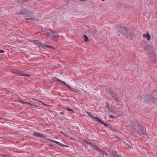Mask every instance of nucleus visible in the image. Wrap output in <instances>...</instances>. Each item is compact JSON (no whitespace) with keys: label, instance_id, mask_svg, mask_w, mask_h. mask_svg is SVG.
I'll use <instances>...</instances> for the list:
<instances>
[{"label":"nucleus","instance_id":"24","mask_svg":"<svg viewBox=\"0 0 157 157\" xmlns=\"http://www.w3.org/2000/svg\"><path fill=\"white\" fill-rule=\"evenodd\" d=\"M110 116L112 118H113L115 117L114 116H112L111 115H110Z\"/></svg>","mask_w":157,"mask_h":157},{"label":"nucleus","instance_id":"16","mask_svg":"<svg viewBox=\"0 0 157 157\" xmlns=\"http://www.w3.org/2000/svg\"><path fill=\"white\" fill-rule=\"evenodd\" d=\"M100 152H101L104 155H105V156H106L107 155V154L106 153V152L104 151H103L102 150H101V151Z\"/></svg>","mask_w":157,"mask_h":157},{"label":"nucleus","instance_id":"8","mask_svg":"<svg viewBox=\"0 0 157 157\" xmlns=\"http://www.w3.org/2000/svg\"><path fill=\"white\" fill-rule=\"evenodd\" d=\"M91 117L92 118L95 120L96 121L100 123V122H102L101 120L98 117L94 116H91Z\"/></svg>","mask_w":157,"mask_h":157},{"label":"nucleus","instance_id":"22","mask_svg":"<svg viewBox=\"0 0 157 157\" xmlns=\"http://www.w3.org/2000/svg\"><path fill=\"white\" fill-rule=\"evenodd\" d=\"M59 82H62V83H63L65 85H66V83L65 82H63V81H61V80H59Z\"/></svg>","mask_w":157,"mask_h":157},{"label":"nucleus","instance_id":"7","mask_svg":"<svg viewBox=\"0 0 157 157\" xmlns=\"http://www.w3.org/2000/svg\"><path fill=\"white\" fill-rule=\"evenodd\" d=\"M143 37L146 38L148 40H149L151 39V36L148 33H147L143 35Z\"/></svg>","mask_w":157,"mask_h":157},{"label":"nucleus","instance_id":"9","mask_svg":"<svg viewBox=\"0 0 157 157\" xmlns=\"http://www.w3.org/2000/svg\"><path fill=\"white\" fill-rule=\"evenodd\" d=\"M34 43L35 44L37 45L42 48V45L43 44L40 42L38 40H35L34 41Z\"/></svg>","mask_w":157,"mask_h":157},{"label":"nucleus","instance_id":"15","mask_svg":"<svg viewBox=\"0 0 157 157\" xmlns=\"http://www.w3.org/2000/svg\"><path fill=\"white\" fill-rule=\"evenodd\" d=\"M152 98L151 97H150V98L148 95H146L145 96V99L147 101H151L152 99Z\"/></svg>","mask_w":157,"mask_h":157},{"label":"nucleus","instance_id":"13","mask_svg":"<svg viewBox=\"0 0 157 157\" xmlns=\"http://www.w3.org/2000/svg\"><path fill=\"white\" fill-rule=\"evenodd\" d=\"M52 142H54V143H55V144H58V145H59V146H65V145H63V144H62L61 143L57 141H55V140H52Z\"/></svg>","mask_w":157,"mask_h":157},{"label":"nucleus","instance_id":"5","mask_svg":"<svg viewBox=\"0 0 157 157\" xmlns=\"http://www.w3.org/2000/svg\"><path fill=\"white\" fill-rule=\"evenodd\" d=\"M17 74L21 76H25L27 77H29L30 76V75L24 73L22 72H19L17 73Z\"/></svg>","mask_w":157,"mask_h":157},{"label":"nucleus","instance_id":"18","mask_svg":"<svg viewBox=\"0 0 157 157\" xmlns=\"http://www.w3.org/2000/svg\"><path fill=\"white\" fill-rule=\"evenodd\" d=\"M66 109L69 111L73 112V110L71 109H69V108H66Z\"/></svg>","mask_w":157,"mask_h":157},{"label":"nucleus","instance_id":"29","mask_svg":"<svg viewBox=\"0 0 157 157\" xmlns=\"http://www.w3.org/2000/svg\"><path fill=\"white\" fill-rule=\"evenodd\" d=\"M1 119V118H0V119Z\"/></svg>","mask_w":157,"mask_h":157},{"label":"nucleus","instance_id":"25","mask_svg":"<svg viewBox=\"0 0 157 157\" xmlns=\"http://www.w3.org/2000/svg\"><path fill=\"white\" fill-rule=\"evenodd\" d=\"M65 86L67 87L68 88H69L70 87H69V86L67 84H66V85H65Z\"/></svg>","mask_w":157,"mask_h":157},{"label":"nucleus","instance_id":"28","mask_svg":"<svg viewBox=\"0 0 157 157\" xmlns=\"http://www.w3.org/2000/svg\"><path fill=\"white\" fill-rule=\"evenodd\" d=\"M144 134H147V133L146 132H145L144 133Z\"/></svg>","mask_w":157,"mask_h":157},{"label":"nucleus","instance_id":"14","mask_svg":"<svg viewBox=\"0 0 157 157\" xmlns=\"http://www.w3.org/2000/svg\"><path fill=\"white\" fill-rule=\"evenodd\" d=\"M83 37L84 38V40L85 42H87L89 41V39L87 36L85 35H83Z\"/></svg>","mask_w":157,"mask_h":157},{"label":"nucleus","instance_id":"3","mask_svg":"<svg viewBox=\"0 0 157 157\" xmlns=\"http://www.w3.org/2000/svg\"><path fill=\"white\" fill-rule=\"evenodd\" d=\"M121 32V33L124 36H127L128 34V31L126 29V28L124 27H121L120 28Z\"/></svg>","mask_w":157,"mask_h":157},{"label":"nucleus","instance_id":"20","mask_svg":"<svg viewBox=\"0 0 157 157\" xmlns=\"http://www.w3.org/2000/svg\"><path fill=\"white\" fill-rule=\"evenodd\" d=\"M86 113L87 114H88L89 116H90L91 117V116H92V115H91V113L90 112H86Z\"/></svg>","mask_w":157,"mask_h":157},{"label":"nucleus","instance_id":"11","mask_svg":"<svg viewBox=\"0 0 157 157\" xmlns=\"http://www.w3.org/2000/svg\"><path fill=\"white\" fill-rule=\"evenodd\" d=\"M29 12L25 9H23L22 12H21V14L22 15L27 14H29Z\"/></svg>","mask_w":157,"mask_h":157},{"label":"nucleus","instance_id":"10","mask_svg":"<svg viewBox=\"0 0 157 157\" xmlns=\"http://www.w3.org/2000/svg\"><path fill=\"white\" fill-rule=\"evenodd\" d=\"M133 127L135 129H139V124L138 123L135 122L133 125Z\"/></svg>","mask_w":157,"mask_h":157},{"label":"nucleus","instance_id":"19","mask_svg":"<svg viewBox=\"0 0 157 157\" xmlns=\"http://www.w3.org/2000/svg\"><path fill=\"white\" fill-rule=\"evenodd\" d=\"M150 48H151V49L152 50V51H154V47L153 46H150Z\"/></svg>","mask_w":157,"mask_h":157},{"label":"nucleus","instance_id":"26","mask_svg":"<svg viewBox=\"0 0 157 157\" xmlns=\"http://www.w3.org/2000/svg\"><path fill=\"white\" fill-rule=\"evenodd\" d=\"M32 99L33 100H35V101H39L38 100H35V99H34V98H32Z\"/></svg>","mask_w":157,"mask_h":157},{"label":"nucleus","instance_id":"12","mask_svg":"<svg viewBox=\"0 0 157 157\" xmlns=\"http://www.w3.org/2000/svg\"><path fill=\"white\" fill-rule=\"evenodd\" d=\"M42 48H54L52 46L45 45L43 44L42 45Z\"/></svg>","mask_w":157,"mask_h":157},{"label":"nucleus","instance_id":"4","mask_svg":"<svg viewBox=\"0 0 157 157\" xmlns=\"http://www.w3.org/2000/svg\"><path fill=\"white\" fill-rule=\"evenodd\" d=\"M33 135L36 137L41 138H43L45 137V136L44 135V134L40 133L37 132H34Z\"/></svg>","mask_w":157,"mask_h":157},{"label":"nucleus","instance_id":"27","mask_svg":"<svg viewBox=\"0 0 157 157\" xmlns=\"http://www.w3.org/2000/svg\"><path fill=\"white\" fill-rule=\"evenodd\" d=\"M60 113L62 114H63L64 113L63 112H60Z\"/></svg>","mask_w":157,"mask_h":157},{"label":"nucleus","instance_id":"23","mask_svg":"<svg viewBox=\"0 0 157 157\" xmlns=\"http://www.w3.org/2000/svg\"><path fill=\"white\" fill-rule=\"evenodd\" d=\"M5 51L3 50H1L0 49V53H4Z\"/></svg>","mask_w":157,"mask_h":157},{"label":"nucleus","instance_id":"21","mask_svg":"<svg viewBox=\"0 0 157 157\" xmlns=\"http://www.w3.org/2000/svg\"><path fill=\"white\" fill-rule=\"evenodd\" d=\"M100 123L102 124H103L105 126H107V124H106L105 123L103 122L102 121V122H100Z\"/></svg>","mask_w":157,"mask_h":157},{"label":"nucleus","instance_id":"1","mask_svg":"<svg viewBox=\"0 0 157 157\" xmlns=\"http://www.w3.org/2000/svg\"><path fill=\"white\" fill-rule=\"evenodd\" d=\"M58 32L57 31H53L52 30H50V32H48L47 34V36H52V38L53 37L57 39L59 36L58 35H57Z\"/></svg>","mask_w":157,"mask_h":157},{"label":"nucleus","instance_id":"17","mask_svg":"<svg viewBox=\"0 0 157 157\" xmlns=\"http://www.w3.org/2000/svg\"><path fill=\"white\" fill-rule=\"evenodd\" d=\"M26 19H27L31 20H34V18L33 17H29L27 18Z\"/></svg>","mask_w":157,"mask_h":157},{"label":"nucleus","instance_id":"6","mask_svg":"<svg viewBox=\"0 0 157 157\" xmlns=\"http://www.w3.org/2000/svg\"><path fill=\"white\" fill-rule=\"evenodd\" d=\"M90 146L92 147V148H94V150L97 151L98 152H100L101 151V150L99 148L96 146V145L91 144Z\"/></svg>","mask_w":157,"mask_h":157},{"label":"nucleus","instance_id":"2","mask_svg":"<svg viewBox=\"0 0 157 157\" xmlns=\"http://www.w3.org/2000/svg\"><path fill=\"white\" fill-rule=\"evenodd\" d=\"M106 91L107 93L110 94L113 97L116 99L118 98L117 97V96L114 93L113 90L112 89H107L106 90Z\"/></svg>","mask_w":157,"mask_h":157}]
</instances>
